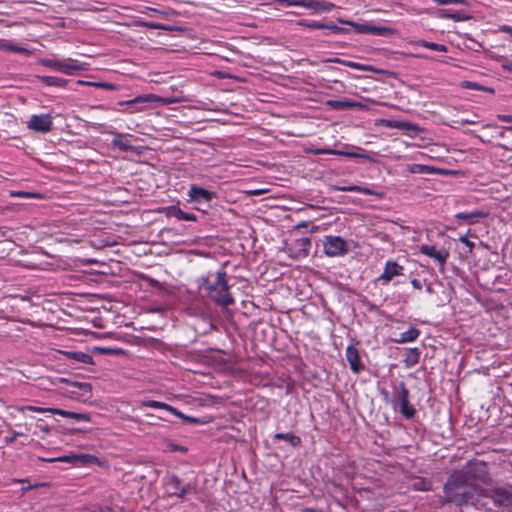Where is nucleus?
Returning <instances> with one entry per match:
<instances>
[{
  "label": "nucleus",
  "mask_w": 512,
  "mask_h": 512,
  "mask_svg": "<svg viewBox=\"0 0 512 512\" xmlns=\"http://www.w3.org/2000/svg\"><path fill=\"white\" fill-rule=\"evenodd\" d=\"M330 105L333 108H336V109H344V108H350V107L358 106V104L355 103V102L341 101V100L331 101Z\"/></svg>",
  "instance_id": "obj_40"
},
{
  "label": "nucleus",
  "mask_w": 512,
  "mask_h": 512,
  "mask_svg": "<svg viewBox=\"0 0 512 512\" xmlns=\"http://www.w3.org/2000/svg\"><path fill=\"white\" fill-rule=\"evenodd\" d=\"M460 241L462 243H464L468 249H469V252H472L473 248H474V243L472 241H470L467 237L463 236L460 238Z\"/></svg>",
  "instance_id": "obj_50"
},
{
  "label": "nucleus",
  "mask_w": 512,
  "mask_h": 512,
  "mask_svg": "<svg viewBox=\"0 0 512 512\" xmlns=\"http://www.w3.org/2000/svg\"><path fill=\"white\" fill-rule=\"evenodd\" d=\"M411 284H412V286H413L415 289L420 290V289L422 288V284H421L420 280H418V279H413V280L411 281Z\"/></svg>",
  "instance_id": "obj_53"
},
{
  "label": "nucleus",
  "mask_w": 512,
  "mask_h": 512,
  "mask_svg": "<svg viewBox=\"0 0 512 512\" xmlns=\"http://www.w3.org/2000/svg\"><path fill=\"white\" fill-rule=\"evenodd\" d=\"M188 195L194 201L204 200L209 202L215 196V193L197 185H192L189 189Z\"/></svg>",
  "instance_id": "obj_15"
},
{
  "label": "nucleus",
  "mask_w": 512,
  "mask_h": 512,
  "mask_svg": "<svg viewBox=\"0 0 512 512\" xmlns=\"http://www.w3.org/2000/svg\"><path fill=\"white\" fill-rule=\"evenodd\" d=\"M25 409L29 410V411H34V412H40V413H44V412H48V409L49 408H41V407H35V406H27L25 407Z\"/></svg>",
  "instance_id": "obj_51"
},
{
  "label": "nucleus",
  "mask_w": 512,
  "mask_h": 512,
  "mask_svg": "<svg viewBox=\"0 0 512 512\" xmlns=\"http://www.w3.org/2000/svg\"><path fill=\"white\" fill-rule=\"evenodd\" d=\"M482 493L483 488L472 482L463 471L453 473L444 485L445 502L457 506L470 503L479 507Z\"/></svg>",
  "instance_id": "obj_1"
},
{
  "label": "nucleus",
  "mask_w": 512,
  "mask_h": 512,
  "mask_svg": "<svg viewBox=\"0 0 512 512\" xmlns=\"http://www.w3.org/2000/svg\"><path fill=\"white\" fill-rule=\"evenodd\" d=\"M23 434H24L23 432H14L12 437L9 439V442H13L17 436H21Z\"/></svg>",
  "instance_id": "obj_56"
},
{
  "label": "nucleus",
  "mask_w": 512,
  "mask_h": 512,
  "mask_svg": "<svg viewBox=\"0 0 512 512\" xmlns=\"http://www.w3.org/2000/svg\"><path fill=\"white\" fill-rule=\"evenodd\" d=\"M338 21L342 24H346V25H349L351 27H353L357 33H361V34H370L371 33V26L372 25H368V24H358V23H355L353 21H348V20H343L341 18L338 19Z\"/></svg>",
  "instance_id": "obj_28"
},
{
  "label": "nucleus",
  "mask_w": 512,
  "mask_h": 512,
  "mask_svg": "<svg viewBox=\"0 0 512 512\" xmlns=\"http://www.w3.org/2000/svg\"><path fill=\"white\" fill-rule=\"evenodd\" d=\"M340 155H343V156H346V157H349V158L363 159V160L370 161V162L375 161L374 157L371 156L370 154H367V153L343 151V153H341Z\"/></svg>",
  "instance_id": "obj_37"
},
{
  "label": "nucleus",
  "mask_w": 512,
  "mask_h": 512,
  "mask_svg": "<svg viewBox=\"0 0 512 512\" xmlns=\"http://www.w3.org/2000/svg\"><path fill=\"white\" fill-rule=\"evenodd\" d=\"M12 196H17V197H27V198H30V197H37L38 195L35 194V193H30V192H25V191H17V192H13L11 194Z\"/></svg>",
  "instance_id": "obj_48"
},
{
  "label": "nucleus",
  "mask_w": 512,
  "mask_h": 512,
  "mask_svg": "<svg viewBox=\"0 0 512 512\" xmlns=\"http://www.w3.org/2000/svg\"><path fill=\"white\" fill-rule=\"evenodd\" d=\"M334 190L343 191V192H357L365 195H373V191L366 187H361L358 185H350V186H333Z\"/></svg>",
  "instance_id": "obj_24"
},
{
  "label": "nucleus",
  "mask_w": 512,
  "mask_h": 512,
  "mask_svg": "<svg viewBox=\"0 0 512 512\" xmlns=\"http://www.w3.org/2000/svg\"><path fill=\"white\" fill-rule=\"evenodd\" d=\"M96 87L103 88L106 90H115L116 86L112 83H106V82H99L96 84Z\"/></svg>",
  "instance_id": "obj_49"
},
{
  "label": "nucleus",
  "mask_w": 512,
  "mask_h": 512,
  "mask_svg": "<svg viewBox=\"0 0 512 512\" xmlns=\"http://www.w3.org/2000/svg\"><path fill=\"white\" fill-rule=\"evenodd\" d=\"M27 127L35 132L47 133L52 130L53 120L50 114L32 115Z\"/></svg>",
  "instance_id": "obj_9"
},
{
  "label": "nucleus",
  "mask_w": 512,
  "mask_h": 512,
  "mask_svg": "<svg viewBox=\"0 0 512 512\" xmlns=\"http://www.w3.org/2000/svg\"><path fill=\"white\" fill-rule=\"evenodd\" d=\"M112 145L118 147L121 151L124 152L133 150V146L131 145L128 137L120 133H115V137L112 140Z\"/></svg>",
  "instance_id": "obj_22"
},
{
  "label": "nucleus",
  "mask_w": 512,
  "mask_h": 512,
  "mask_svg": "<svg viewBox=\"0 0 512 512\" xmlns=\"http://www.w3.org/2000/svg\"><path fill=\"white\" fill-rule=\"evenodd\" d=\"M324 62L338 63L361 71H375V69L370 65H365L354 61L343 60L341 58H329L324 60Z\"/></svg>",
  "instance_id": "obj_20"
},
{
  "label": "nucleus",
  "mask_w": 512,
  "mask_h": 512,
  "mask_svg": "<svg viewBox=\"0 0 512 512\" xmlns=\"http://www.w3.org/2000/svg\"><path fill=\"white\" fill-rule=\"evenodd\" d=\"M382 394L385 396V398L388 397V393L385 390L382 391Z\"/></svg>",
  "instance_id": "obj_63"
},
{
  "label": "nucleus",
  "mask_w": 512,
  "mask_h": 512,
  "mask_svg": "<svg viewBox=\"0 0 512 512\" xmlns=\"http://www.w3.org/2000/svg\"><path fill=\"white\" fill-rule=\"evenodd\" d=\"M419 358H420V352H419L418 348H412L407 353V355L404 359V364L407 368H411L419 362Z\"/></svg>",
  "instance_id": "obj_27"
},
{
  "label": "nucleus",
  "mask_w": 512,
  "mask_h": 512,
  "mask_svg": "<svg viewBox=\"0 0 512 512\" xmlns=\"http://www.w3.org/2000/svg\"><path fill=\"white\" fill-rule=\"evenodd\" d=\"M302 512H316V510L312 508H305L302 510Z\"/></svg>",
  "instance_id": "obj_62"
},
{
  "label": "nucleus",
  "mask_w": 512,
  "mask_h": 512,
  "mask_svg": "<svg viewBox=\"0 0 512 512\" xmlns=\"http://www.w3.org/2000/svg\"><path fill=\"white\" fill-rule=\"evenodd\" d=\"M404 268L395 261H387L383 273L378 277L382 284H388L394 276L402 275Z\"/></svg>",
  "instance_id": "obj_11"
},
{
  "label": "nucleus",
  "mask_w": 512,
  "mask_h": 512,
  "mask_svg": "<svg viewBox=\"0 0 512 512\" xmlns=\"http://www.w3.org/2000/svg\"><path fill=\"white\" fill-rule=\"evenodd\" d=\"M504 69H506L507 71L509 72H512V63L511 64H507L504 66Z\"/></svg>",
  "instance_id": "obj_60"
},
{
  "label": "nucleus",
  "mask_w": 512,
  "mask_h": 512,
  "mask_svg": "<svg viewBox=\"0 0 512 512\" xmlns=\"http://www.w3.org/2000/svg\"><path fill=\"white\" fill-rule=\"evenodd\" d=\"M92 459H94L93 456L83 454V455H64V456L57 457V458L44 459V461H48V462L60 461V462H70V463H76V462L88 463Z\"/></svg>",
  "instance_id": "obj_19"
},
{
  "label": "nucleus",
  "mask_w": 512,
  "mask_h": 512,
  "mask_svg": "<svg viewBox=\"0 0 512 512\" xmlns=\"http://www.w3.org/2000/svg\"><path fill=\"white\" fill-rule=\"evenodd\" d=\"M0 49L6 51H12L20 54H27L29 51L26 48L13 45L6 40H0Z\"/></svg>",
  "instance_id": "obj_31"
},
{
  "label": "nucleus",
  "mask_w": 512,
  "mask_h": 512,
  "mask_svg": "<svg viewBox=\"0 0 512 512\" xmlns=\"http://www.w3.org/2000/svg\"><path fill=\"white\" fill-rule=\"evenodd\" d=\"M66 355L81 363L92 364L93 358L91 355L84 352H67Z\"/></svg>",
  "instance_id": "obj_30"
},
{
  "label": "nucleus",
  "mask_w": 512,
  "mask_h": 512,
  "mask_svg": "<svg viewBox=\"0 0 512 512\" xmlns=\"http://www.w3.org/2000/svg\"><path fill=\"white\" fill-rule=\"evenodd\" d=\"M479 507L488 512H512V485L483 488Z\"/></svg>",
  "instance_id": "obj_3"
},
{
  "label": "nucleus",
  "mask_w": 512,
  "mask_h": 512,
  "mask_svg": "<svg viewBox=\"0 0 512 512\" xmlns=\"http://www.w3.org/2000/svg\"><path fill=\"white\" fill-rule=\"evenodd\" d=\"M42 65L58 72L73 75L77 71L85 70V64L80 63L78 60L67 58L62 60L57 59H43Z\"/></svg>",
  "instance_id": "obj_5"
},
{
  "label": "nucleus",
  "mask_w": 512,
  "mask_h": 512,
  "mask_svg": "<svg viewBox=\"0 0 512 512\" xmlns=\"http://www.w3.org/2000/svg\"><path fill=\"white\" fill-rule=\"evenodd\" d=\"M501 31L508 33L512 37V27L504 25L501 27Z\"/></svg>",
  "instance_id": "obj_54"
},
{
  "label": "nucleus",
  "mask_w": 512,
  "mask_h": 512,
  "mask_svg": "<svg viewBox=\"0 0 512 512\" xmlns=\"http://www.w3.org/2000/svg\"><path fill=\"white\" fill-rule=\"evenodd\" d=\"M298 25L309 28V29H318L323 30L326 28L325 23H320L316 21H308V20H300L298 21Z\"/></svg>",
  "instance_id": "obj_38"
},
{
  "label": "nucleus",
  "mask_w": 512,
  "mask_h": 512,
  "mask_svg": "<svg viewBox=\"0 0 512 512\" xmlns=\"http://www.w3.org/2000/svg\"><path fill=\"white\" fill-rule=\"evenodd\" d=\"M325 29L332 31L335 34H343L348 32V29L337 26L335 24H326Z\"/></svg>",
  "instance_id": "obj_42"
},
{
  "label": "nucleus",
  "mask_w": 512,
  "mask_h": 512,
  "mask_svg": "<svg viewBox=\"0 0 512 512\" xmlns=\"http://www.w3.org/2000/svg\"><path fill=\"white\" fill-rule=\"evenodd\" d=\"M462 123L474 124L476 121L472 120V118H469V120H463Z\"/></svg>",
  "instance_id": "obj_58"
},
{
  "label": "nucleus",
  "mask_w": 512,
  "mask_h": 512,
  "mask_svg": "<svg viewBox=\"0 0 512 512\" xmlns=\"http://www.w3.org/2000/svg\"><path fill=\"white\" fill-rule=\"evenodd\" d=\"M462 87L466 88V89L485 91V92H489L492 94L495 92V90L491 87H485V86L480 85L479 83L472 82V81H464L462 83Z\"/></svg>",
  "instance_id": "obj_34"
},
{
  "label": "nucleus",
  "mask_w": 512,
  "mask_h": 512,
  "mask_svg": "<svg viewBox=\"0 0 512 512\" xmlns=\"http://www.w3.org/2000/svg\"><path fill=\"white\" fill-rule=\"evenodd\" d=\"M394 33V30L392 28H389V27H384V26H371V33L372 35H377V36H388V35H392Z\"/></svg>",
  "instance_id": "obj_36"
},
{
  "label": "nucleus",
  "mask_w": 512,
  "mask_h": 512,
  "mask_svg": "<svg viewBox=\"0 0 512 512\" xmlns=\"http://www.w3.org/2000/svg\"><path fill=\"white\" fill-rule=\"evenodd\" d=\"M394 401L400 404V413L406 419H412L416 413L415 408L409 404V390L404 382H400L393 396Z\"/></svg>",
  "instance_id": "obj_7"
},
{
  "label": "nucleus",
  "mask_w": 512,
  "mask_h": 512,
  "mask_svg": "<svg viewBox=\"0 0 512 512\" xmlns=\"http://www.w3.org/2000/svg\"><path fill=\"white\" fill-rule=\"evenodd\" d=\"M429 170V167L428 166H425V165H420V164H417V165H414L412 168H411V172L412 173H424L426 171Z\"/></svg>",
  "instance_id": "obj_47"
},
{
  "label": "nucleus",
  "mask_w": 512,
  "mask_h": 512,
  "mask_svg": "<svg viewBox=\"0 0 512 512\" xmlns=\"http://www.w3.org/2000/svg\"><path fill=\"white\" fill-rule=\"evenodd\" d=\"M70 385L74 388H78L82 392V397H89L92 389L91 384L86 382L71 381Z\"/></svg>",
  "instance_id": "obj_32"
},
{
  "label": "nucleus",
  "mask_w": 512,
  "mask_h": 512,
  "mask_svg": "<svg viewBox=\"0 0 512 512\" xmlns=\"http://www.w3.org/2000/svg\"><path fill=\"white\" fill-rule=\"evenodd\" d=\"M40 429L41 431L45 432V433H48L49 432V428L48 426H40Z\"/></svg>",
  "instance_id": "obj_61"
},
{
  "label": "nucleus",
  "mask_w": 512,
  "mask_h": 512,
  "mask_svg": "<svg viewBox=\"0 0 512 512\" xmlns=\"http://www.w3.org/2000/svg\"><path fill=\"white\" fill-rule=\"evenodd\" d=\"M252 194H253V195H259V194H260V191H258V190H257V191H253V192H252Z\"/></svg>",
  "instance_id": "obj_64"
},
{
  "label": "nucleus",
  "mask_w": 512,
  "mask_h": 512,
  "mask_svg": "<svg viewBox=\"0 0 512 512\" xmlns=\"http://www.w3.org/2000/svg\"><path fill=\"white\" fill-rule=\"evenodd\" d=\"M38 79L47 86L64 87L67 84V80L55 76H38Z\"/></svg>",
  "instance_id": "obj_25"
},
{
  "label": "nucleus",
  "mask_w": 512,
  "mask_h": 512,
  "mask_svg": "<svg viewBox=\"0 0 512 512\" xmlns=\"http://www.w3.org/2000/svg\"><path fill=\"white\" fill-rule=\"evenodd\" d=\"M441 18H444V19H452L454 21H464V20H467L469 19V16H466V15H463L459 12H456V13H447V12H441V14L439 15Z\"/></svg>",
  "instance_id": "obj_39"
},
{
  "label": "nucleus",
  "mask_w": 512,
  "mask_h": 512,
  "mask_svg": "<svg viewBox=\"0 0 512 512\" xmlns=\"http://www.w3.org/2000/svg\"><path fill=\"white\" fill-rule=\"evenodd\" d=\"M420 252L424 255H427L431 258H434L442 268H444V265L449 257V252L445 249L437 250L435 246L423 244L420 247Z\"/></svg>",
  "instance_id": "obj_12"
},
{
  "label": "nucleus",
  "mask_w": 512,
  "mask_h": 512,
  "mask_svg": "<svg viewBox=\"0 0 512 512\" xmlns=\"http://www.w3.org/2000/svg\"><path fill=\"white\" fill-rule=\"evenodd\" d=\"M419 45L422 47L431 49V50L438 51V52H447L448 51V47L446 45L429 42L426 40L419 41Z\"/></svg>",
  "instance_id": "obj_33"
},
{
  "label": "nucleus",
  "mask_w": 512,
  "mask_h": 512,
  "mask_svg": "<svg viewBox=\"0 0 512 512\" xmlns=\"http://www.w3.org/2000/svg\"><path fill=\"white\" fill-rule=\"evenodd\" d=\"M164 210L168 217H174L178 220L196 221L197 219L195 214L184 212L176 205L166 207Z\"/></svg>",
  "instance_id": "obj_16"
},
{
  "label": "nucleus",
  "mask_w": 512,
  "mask_h": 512,
  "mask_svg": "<svg viewBox=\"0 0 512 512\" xmlns=\"http://www.w3.org/2000/svg\"><path fill=\"white\" fill-rule=\"evenodd\" d=\"M419 334H420V331L417 328L411 327L407 331L401 333L400 338L395 340V342H397V343L412 342L418 338Z\"/></svg>",
  "instance_id": "obj_23"
},
{
  "label": "nucleus",
  "mask_w": 512,
  "mask_h": 512,
  "mask_svg": "<svg viewBox=\"0 0 512 512\" xmlns=\"http://www.w3.org/2000/svg\"><path fill=\"white\" fill-rule=\"evenodd\" d=\"M310 152L314 155H320V154H332V155H339L343 153L341 150H335V149H311Z\"/></svg>",
  "instance_id": "obj_41"
},
{
  "label": "nucleus",
  "mask_w": 512,
  "mask_h": 512,
  "mask_svg": "<svg viewBox=\"0 0 512 512\" xmlns=\"http://www.w3.org/2000/svg\"><path fill=\"white\" fill-rule=\"evenodd\" d=\"M380 124L391 129H399L404 131H416L417 126L406 121L381 119Z\"/></svg>",
  "instance_id": "obj_17"
},
{
  "label": "nucleus",
  "mask_w": 512,
  "mask_h": 512,
  "mask_svg": "<svg viewBox=\"0 0 512 512\" xmlns=\"http://www.w3.org/2000/svg\"><path fill=\"white\" fill-rule=\"evenodd\" d=\"M59 382H61V383H67V384H69V385H70V383H71V381H70V380H68V379H66V378H59Z\"/></svg>",
  "instance_id": "obj_57"
},
{
  "label": "nucleus",
  "mask_w": 512,
  "mask_h": 512,
  "mask_svg": "<svg viewBox=\"0 0 512 512\" xmlns=\"http://www.w3.org/2000/svg\"><path fill=\"white\" fill-rule=\"evenodd\" d=\"M194 490L195 486L191 483H187L185 485H182L178 491L172 492L171 495L184 499L187 494L193 492Z\"/></svg>",
  "instance_id": "obj_35"
},
{
  "label": "nucleus",
  "mask_w": 512,
  "mask_h": 512,
  "mask_svg": "<svg viewBox=\"0 0 512 512\" xmlns=\"http://www.w3.org/2000/svg\"><path fill=\"white\" fill-rule=\"evenodd\" d=\"M167 447H168V449H169L170 451H180V452H183V453L187 452V448H185V447H183V446H179V445L174 444V443H172V442H169V443L167 444Z\"/></svg>",
  "instance_id": "obj_46"
},
{
  "label": "nucleus",
  "mask_w": 512,
  "mask_h": 512,
  "mask_svg": "<svg viewBox=\"0 0 512 512\" xmlns=\"http://www.w3.org/2000/svg\"><path fill=\"white\" fill-rule=\"evenodd\" d=\"M434 2L438 5H446V4L466 5L467 4V0H434Z\"/></svg>",
  "instance_id": "obj_44"
},
{
  "label": "nucleus",
  "mask_w": 512,
  "mask_h": 512,
  "mask_svg": "<svg viewBox=\"0 0 512 512\" xmlns=\"http://www.w3.org/2000/svg\"><path fill=\"white\" fill-rule=\"evenodd\" d=\"M323 249L328 257L343 256L348 253V244L340 236H325L323 239Z\"/></svg>",
  "instance_id": "obj_6"
},
{
  "label": "nucleus",
  "mask_w": 512,
  "mask_h": 512,
  "mask_svg": "<svg viewBox=\"0 0 512 512\" xmlns=\"http://www.w3.org/2000/svg\"><path fill=\"white\" fill-rule=\"evenodd\" d=\"M49 413L60 415L62 417L71 418L76 421H90V415L86 413H76L71 411H66L62 409H48Z\"/></svg>",
  "instance_id": "obj_21"
},
{
  "label": "nucleus",
  "mask_w": 512,
  "mask_h": 512,
  "mask_svg": "<svg viewBox=\"0 0 512 512\" xmlns=\"http://www.w3.org/2000/svg\"><path fill=\"white\" fill-rule=\"evenodd\" d=\"M102 352H104L105 354H121L122 353V350L117 348V349H111V348H102L101 349Z\"/></svg>",
  "instance_id": "obj_52"
},
{
  "label": "nucleus",
  "mask_w": 512,
  "mask_h": 512,
  "mask_svg": "<svg viewBox=\"0 0 512 512\" xmlns=\"http://www.w3.org/2000/svg\"><path fill=\"white\" fill-rule=\"evenodd\" d=\"M274 438L277 440H284L293 447H297L301 444V438L293 433H276Z\"/></svg>",
  "instance_id": "obj_26"
},
{
  "label": "nucleus",
  "mask_w": 512,
  "mask_h": 512,
  "mask_svg": "<svg viewBox=\"0 0 512 512\" xmlns=\"http://www.w3.org/2000/svg\"><path fill=\"white\" fill-rule=\"evenodd\" d=\"M153 102H158L161 104H170V103H173L174 101L171 99H168V98H162V97L156 96L154 94H143V95H139L131 100L120 101V102H118V105L126 106L127 109L123 110V112L132 114L135 112L142 111L147 104L153 103Z\"/></svg>",
  "instance_id": "obj_4"
},
{
  "label": "nucleus",
  "mask_w": 512,
  "mask_h": 512,
  "mask_svg": "<svg viewBox=\"0 0 512 512\" xmlns=\"http://www.w3.org/2000/svg\"><path fill=\"white\" fill-rule=\"evenodd\" d=\"M298 6L314 10L315 12H329L335 8V4L321 0H300Z\"/></svg>",
  "instance_id": "obj_13"
},
{
  "label": "nucleus",
  "mask_w": 512,
  "mask_h": 512,
  "mask_svg": "<svg viewBox=\"0 0 512 512\" xmlns=\"http://www.w3.org/2000/svg\"><path fill=\"white\" fill-rule=\"evenodd\" d=\"M346 359L350 365L351 370L354 373H359L361 370L364 369V366L362 365L360 361V355L357 348L350 345L346 349Z\"/></svg>",
  "instance_id": "obj_14"
},
{
  "label": "nucleus",
  "mask_w": 512,
  "mask_h": 512,
  "mask_svg": "<svg viewBox=\"0 0 512 512\" xmlns=\"http://www.w3.org/2000/svg\"><path fill=\"white\" fill-rule=\"evenodd\" d=\"M142 406L150 407V408H154V409H164L166 411H169L170 413H172L173 415L177 416L178 418L182 419L183 421H185L187 423H191V424L206 423V421H204L200 418H195V417L185 415L182 412H180L179 410H177L176 408H174L173 406L168 405L163 402L148 400V401L142 402Z\"/></svg>",
  "instance_id": "obj_8"
},
{
  "label": "nucleus",
  "mask_w": 512,
  "mask_h": 512,
  "mask_svg": "<svg viewBox=\"0 0 512 512\" xmlns=\"http://www.w3.org/2000/svg\"><path fill=\"white\" fill-rule=\"evenodd\" d=\"M497 118H498V120H500V121L508 122V123H512V115H507V114H498V115H497ZM504 129H506V130H511V129H512V127H504Z\"/></svg>",
  "instance_id": "obj_45"
},
{
  "label": "nucleus",
  "mask_w": 512,
  "mask_h": 512,
  "mask_svg": "<svg viewBox=\"0 0 512 512\" xmlns=\"http://www.w3.org/2000/svg\"><path fill=\"white\" fill-rule=\"evenodd\" d=\"M462 123L474 124L476 121L472 120V118H469V120H463Z\"/></svg>",
  "instance_id": "obj_59"
},
{
  "label": "nucleus",
  "mask_w": 512,
  "mask_h": 512,
  "mask_svg": "<svg viewBox=\"0 0 512 512\" xmlns=\"http://www.w3.org/2000/svg\"><path fill=\"white\" fill-rule=\"evenodd\" d=\"M463 473L467 474L472 482L476 479L485 481L488 478L487 466L484 462L469 464Z\"/></svg>",
  "instance_id": "obj_10"
},
{
  "label": "nucleus",
  "mask_w": 512,
  "mask_h": 512,
  "mask_svg": "<svg viewBox=\"0 0 512 512\" xmlns=\"http://www.w3.org/2000/svg\"><path fill=\"white\" fill-rule=\"evenodd\" d=\"M169 485H171L175 491H178L182 486L181 479L177 475H172L170 477Z\"/></svg>",
  "instance_id": "obj_43"
},
{
  "label": "nucleus",
  "mask_w": 512,
  "mask_h": 512,
  "mask_svg": "<svg viewBox=\"0 0 512 512\" xmlns=\"http://www.w3.org/2000/svg\"><path fill=\"white\" fill-rule=\"evenodd\" d=\"M296 247L299 250V254L302 256H308L309 255V249L311 247V239L308 237L300 238L295 243Z\"/></svg>",
  "instance_id": "obj_29"
},
{
  "label": "nucleus",
  "mask_w": 512,
  "mask_h": 512,
  "mask_svg": "<svg viewBox=\"0 0 512 512\" xmlns=\"http://www.w3.org/2000/svg\"><path fill=\"white\" fill-rule=\"evenodd\" d=\"M77 83L78 84H83V85H88V86L96 87V84H98L99 82H89V81H81V80H79Z\"/></svg>",
  "instance_id": "obj_55"
},
{
  "label": "nucleus",
  "mask_w": 512,
  "mask_h": 512,
  "mask_svg": "<svg viewBox=\"0 0 512 512\" xmlns=\"http://www.w3.org/2000/svg\"><path fill=\"white\" fill-rule=\"evenodd\" d=\"M489 216L488 212L475 210L472 212H459L455 215V218L458 220H463L468 222L469 224H475L478 222L480 218H486Z\"/></svg>",
  "instance_id": "obj_18"
},
{
  "label": "nucleus",
  "mask_w": 512,
  "mask_h": 512,
  "mask_svg": "<svg viewBox=\"0 0 512 512\" xmlns=\"http://www.w3.org/2000/svg\"><path fill=\"white\" fill-rule=\"evenodd\" d=\"M198 288L204 295L222 307H228L234 303V298L227 283V273L218 271L214 281L210 276H201L197 279Z\"/></svg>",
  "instance_id": "obj_2"
}]
</instances>
